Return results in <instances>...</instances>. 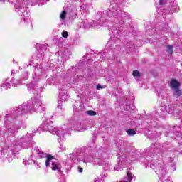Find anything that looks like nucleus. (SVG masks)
Returning a JSON list of instances; mask_svg holds the SVG:
<instances>
[{
    "label": "nucleus",
    "mask_w": 182,
    "mask_h": 182,
    "mask_svg": "<svg viewBox=\"0 0 182 182\" xmlns=\"http://www.w3.org/2000/svg\"><path fill=\"white\" fill-rule=\"evenodd\" d=\"M9 0H0V2H8Z\"/></svg>",
    "instance_id": "42"
},
{
    "label": "nucleus",
    "mask_w": 182,
    "mask_h": 182,
    "mask_svg": "<svg viewBox=\"0 0 182 182\" xmlns=\"http://www.w3.org/2000/svg\"><path fill=\"white\" fill-rule=\"evenodd\" d=\"M10 83L14 87H18V86H21V85H22V82L20 80H16L14 78L11 79Z\"/></svg>",
    "instance_id": "19"
},
{
    "label": "nucleus",
    "mask_w": 182,
    "mask_h": 182,
    "mask_svg": "<svg viewBox=\"0 0 182 182\" xmlns=\"http://www.w3.org/2000/svg\"><path fill=\"white\" fill-rule=\"evenodd\" d=\"M45 110L46 108L42 105V100L36 97H33L31 100L17 107L14 114H6L4 126L11 134L18 133L19 129L25 126V123L19 119L22 114L38 113V112H45Z\"/></svg>",
    "instance_id": "2"
},
{
    "label": "nucleus",
    "mask_w": 182,
    "mask_h": 182,
    "mask_svg": "<svg viewBox=\"0 0 182 182\" xmlns=\"http://www.w3.org/2000/svg\"><path fill=\"white\" fill-rule=\"evenodd\" d=\"M65 82H69L70 85H72V83H75V81L72 80V78H65Z\"/></svg>",
    "instance_id": "33"
},
{
    "label": "nucleus",
    "mask_w": 182,
    "mask_h": 182,
    "mask_svg": "<svg viewBox=\"0 0 182 182\" xmlns=\"http://www.w3.org/2000/svg\"><path fill=\"white\" fill-rule=\"evenodd\" d=\"M166 52H168V53H173V47L171 46H166Z\"/></svg>",
    "instance_id": "29"
},
{
    "label": "nucleus",
    "mask_w": 182,
    "mask_h": 182,
    "mask_svg": "<svg viewBox=\"0 0 182 182\" xmlns=\"http://www.w3.org/2000/svg\"><path fill=\"white\" fill-rule=\"evenodd\" d=\"M32 137H33V134H31L20 136L13 141L11 146L2 147L0 156L1 161H3V163H11L12 154H15V152H13L12 150H21L22 147L26 149L25 144L32 143L33 141L31 139Z\"/></svg>",
    "instance_id": "3"
},
{
    "label": "nucleus",
    "mask_w": 182,
    "mask_h": 182,
    "mask_svg": "<svg viewBox=\"0 0 182 182\" xmlns=\"http://www.w3.org/2000/svg\"><path fill=\"white\" fill-rule=\"evenodd\" d=\"M180 86V82H178L176 80H172L171 82V87L172 89H178V87Z\"/></svg>",
    "instance_id": "21"
},
{
    "label": "nucleus",
    "mask_w": 182,
    "mask_h": 182,
    "mask_svg": "<svg viewBox=\"0 0 182 182\" xmlns=\"http://www.w3.org/2000/svg\"><path fill=\"white\" fill-rule=\"evenodd\" d=\"M164 31H166V32H170V28H168V25H165L164 27Z\"/></svg>",
    "instance_id": "38"
},
{
    "label": "nucleus",
    "mask_w": 182,
    "mask_h": 182,
    "mask_svg": "<svg viewBox=\"0 0 182 182\" xmlns=\"http://www.w3.org/2000/svg\"><path fill=\"white\" fill-rule=\"evenodd\" d=\"M156 150V145H151L147 151V154L150 156H154V151Z\"/></svg>",
    "instance_id": "20"
},
{
    "label": "nucleus",
    "mask_w": 182,
    "mask_h": 182,
    "mask_svg": "<svg viewBox=\"0 0 182 182\" xmlns=\"http://www.w3.org/2000/svg\"><path fill=\"white\" fill-rule=\"evenodd\" d=\"M87 129H90V127H85V125H83V122L78 123L76 125V130L77 132H85V130H87Z\"/></svg>",
    "instance_id": "16"
},
{
    "label": "nucleus",
    "mask_w": 182,
    "mask_h": 182,
    "mask_svg": "<svg viewBox=\"0 0 182 182\" xmlns=\"http://www.w3.org/2000/svg\"><path fill=\"white\" fill-rule=\"evenodd\" d=\"M35 151L38 154L41 159H45V157H46V167H51V169L53 171L57 170L60 174L62 173V165H60L59 161H58V159H55V157L51 155H48L47 154L43 153V151H42V150L38 147L35 148Z\"/></svg>",
    "instance_id": "6"
},
{
    "label": "nucleus",
    "mask_w": 182,
    "mask_h": 182,
    "mask_svg": "<svg viewBox=\"0 0 182 182\" xmlns=\"http://www.w3.org/2000/svg\"><path fill=\"white\" fill-rule=\"evenodd\" d=\"M125 19H129V14L122 11L119 2L113 0L110 3L109 11L103 12V16L99 21L90 23L87 20L82 21V28L87 29V28H97L99 26H104L107 23L112 22V26L109 28L111 32V42L117 39L119 33H122L123 27L122 25L124 23Z\"/></svg>",
    "instance_id": "1"
},
{
    "label": "nucleus",
    "mask_w": 182,
    "mask_h": 182,
    "mask_svg": "<svg viewBox=\"0 0 182 182\" xmlns=\"http://www.w3.org/2000/svg\"><path fill=\"white\" fill-rule=\"evenodd\" d=\"M87 114H88V116H96V112L93 110H89L87 112Z\"/></svg>",
    "instance_id": "30"
},
{
    "label": "nucleus",
    "mask_w": 182,
    "mask_h": 182,
    "mask_svg": "<svg viewBox=\"0 0 182 182\" xmlns=\"http://www.w3.org/2000/svg\"><path fill=\"white\" fill-rule=\"evenodd\" d=\"M167 2H170V0H159V5H166Z\"/></svg>",
    "instance_id": "32"
},
{
    "label": "nucleus",
    "mask_w": 182,
    "mask_h": 182,
    "mask_svg": "<svg viewBox=\"0 0 182 182\" xmlns=\"http://www.w3.org/2000/svg\"><path fill=\"white\" fill-rule=\"evenodd\" d=\"M22 77L24 80H27V79H28V72H24V73L22 75Z\"/></svg>",
    "instance_id": "37"
},
{
    "label": "nucleus",
    "mask_w": 182,
    "mask_h": 182,
    "mask_svg": "<svg viewBox=\"0 0 182 182\" xmlns=\"http://www.w3.org/2000/svg\"><path fill=\"white\" fill-rule=\"evenodd\" d=\"M62 36H63V38H68L69 36V34L68 33V31H63L62 32Z\"/></svg>",
    "instance_id": "34"
},
{
    "label": "nucleus",
    "mask_w": 182,
    "mask_h": 182,
    "mask_svg": "<svg viewBox=\"0 0 182 182\" xmlns=\"http://www.w3.org/2000/svg\"><path fill=\"white\" fill-rule=\"evenodd\" d=\"M41 48H43V46H41Z\"/></svg>",
    "instance_id": "47"
},
{
    "label": "nucleus",
    "mask_w": 182,
    "mask_h": 182,
    "mask_svg": "<svg viewBox=\"0 0 182 182\" xmlns=\"http://www.w3.org/2000/svg\"><path fill=\"white\" fill-rule=\"evenodd\" d=\"M38 53L37 58L38 59H42L45 56V51L43 49L38 50Z\"/></svg>",
    "instance_id": "23"
},
{
    "label": "nucleus",
    "mask_w": 182,
    "mask_h": 182,
    "mask_svg": "<svg viewBox=\"0 0 182 182\" xmlns=\"http://www.w3.org/2000/svg\"><path fill=\"white\" fill-rule=\"evenodd\" d=\"M178 6L176 3H173L171 7L166 9V12L168 14H171L173 12H178Z\"/></svg>",
    "instance_id": "12"
},
{
    "label": "nucleus",
    "mask_w": 182,
    "mask_h": 182,
    "mask_svg": "<svg viewBox=\"0 0 182 182\" xmlns=\"http://www.w3.org/2000/svg\"><path fill=\"white\" fill-rule=\"evenodd\" d=\"M77 171L78 173H83V168L78 166Z\"/></svg>",
    "instance_id": "39"
},
{
    "label": "nucleus",
    "mask_w": 182,
    "mask_h": 182,
    "mask_svg": "<svg viewBox=\"0 0 182 182\" xmlns=\"http://www.w3.org/2000/svg\"><path fill=\"white\" fill-rule=\"evenodd\" d=\"M117 163L119 166H124L125 163H127V157L124 155L119 156L117 159Z\"/></svg>",
    "instance_id": "14"
},
{
    "label": "nucleus",
    "mask_w": 182,
    "mask_h": 182,
    "mask_svg": "<svg viewBox=\"0 0 182 182\" xmlns=\"http://www.w3.org/2000/svg\"><path fill=\"white\" fill-rule=\"evenodd\" d=\"M11 82L8 81V79L6 78L4 80L3 83L1 85V90H5L6 89H11Z\"/></svg>",
    "instance_id": "13"
},
{
    "label": "nucleus",
    "mask_w": 182,
    "mask_h": 182,
    "mask_svg": "<svg viewBox=\"0 0 182 182\" xmlns=\"http://www.w3.org/2000/svg\"><path fill=\"white\" fill-rule=\"evenodd\" d=\"M132 75L134 77H140V72H139V70H135L133 72Z\"/></svg>",
    "instance_id": "31"
},
{
    "label": "nucleus",
    "mask_w": 182,
    "mask_h": 182,
    "mask_svg": "<svg viewBox=\"0 0 182 182\" xmlns=\"http://www.w3.org/2000/svg\"><path fill=\"white\" fill-rule=\"evenodd\" d=\"M163 110L164 112H167V113H172V112L170 110V107L166 106L164 107Z\"/></svg>",
    "instance_id": "36"
},
{
    "label": "nucleus",
    "mask_w": 182,
    "mask_h": 182,
    "mask_svg": "<svg viewBox=\"0 0 182 182\" xmlns=\"http://www.w3.org/2000/svg\"><path fill=\"white\" fill-rule=\"evenodd\" d=\"M102 167L106 170H112V168H113V166L112 164L106 162H104Z\"/></svg>",
    "instance_id": "22"
},
{
    "label": "nucleus",
    "mask_w": 182,
    "mask_h": 182,
    "mask_svg": "<svg viewBox=\"0 0 182 182\" xmlns=\"http://www.w3.org/2000/svg\"><path fill=\"white\" fill-rule=\"evenodd\" d=\"M73 110H74V112H79V109H77V107H76V106L74 107Z\"/></svg>",
    "instance_id": "41"
},
{
    "label": "nucleus",
    "mask_w": 182,
    "mask_h": 182,
    "mask_svg": "<svg viewBox=\"0 0 182 182\" xmlns=\"http://www.w3.org/2000/svg\"><path fill=\"white\" fill-rule=\"evenodd\" d=\"M58 97L59 101L57 106L58 112H59V110H62V102H66V100L69 99V94H68V91H66V90H65L63 87H61L59 90Z\"/></svg>",
    "instance_id": "10"
},
{
    "label": "nucleus",
    "mask_w": 182,
    "mask_h": 182,
    "mask_svg": "<svg viewBox=\"0 0 182 182\" xmlns=\"http://www.w3.org/2000/svg\"><path fill=\"white\" fill-rule=\"evenodd\" d=\"M132 43H128V46H129V45H130Z\"/></svg>",
    "instance_id": "46"
},
{
    "label": "nucleus",
    "mask_w": 182,
    "mask_h": 182,
    "mask_svg": "<svg viewBox=\"0 0 182 182\" xmlns=\"http://www.w3.org/2000/svg\"><path fill=\"white\" fill-rule=\"evenodd\" d=\"M95 157L92 156L86 153L82 149H78L72 154H70L67 161L70 164H77L78 163H93L95 166H102L105 164V159L100 156V152H96Z\"/></svg>",
    "instance_id": "4"
},
{
    "label": "nucleus",
    "mask_w": 182,
    "mask_h": 182,
    "mask_svg": "<svg viewBox=\"0 0 182 182\" xmlns=\"http://www.w3.org/2000/svg\"><path fill=\"white\" fill-rule=\"evenodd\" d=\"M30 4V0H17L16 3H14L16 11L21 17V21L24 23L29 22V19L28 18V6Z\"/></svg>",
    "instance_id": "8"
},
{
    "label": "nucleus",
    "mask_w": 182,
    "mask_h": 182,
    "mask_svg": "<svg viewBox=\"0 0 182 182\" xmlns=\"http://www.w3.org/2000/svg\"><path fill=\"white\" fill-rule=\"evenodd\" d=\"M68 11L63 10L62 12L60 14V19L61 22H66V19H68Z\"/></svg>",
    "instance_id": "15"
},
{
    "label": "nucleus",
    "mask_w": 182,
    "mask_h": 182,
    "mask_svg": "<svg viewBox=\"0 0 182 182\" xmlns=\"http://www.w3.org/2000/svg\"><path fill=\"white\" fill-rule=\"evenodd\" d=\"M80 9L83 11L84 14H89V10L92 9V6L90 4H83L80 6Z\"/></svg>",
    "instance_id": "17"
},
{
    "label": "nucleus",
    "mask_w": 182,
    "mask_h": 182,
    "mask_svg": "<svg viewBox=\"0 0 182 182\" xmlns=\"http://www.w3.org/2000/svg\"><path fill=\"white\" fill-rule=\"evenodd\" d=\"M50 123H52V121L50 119H48L47 121L43 122L42 124V128L44 131H48L51 134H56L58 141L60 143V151H65L66 150V146L62 144V143H65L66 141V136H65V133H69L70 130H72V128L70 129L65 130L62 127H55L53 126H51L49 124Z\"/></svg>",
    "instance_id": "5"
},
{
    "label": "nucleus",
    "mask_w": 182,
    "mask_h": 182,
    "mask_svg": "<svg viewBox=\"0 0 182 182\" xmlns=\"http://www.w3.org/2000/svg\"><path fill=\"white\" fill-rule=\"evenodd\" d=\"M35 4H36L35 1H31V6H33V5H35Z\"/></svg>",
    "instance_id": "43"
},
{
    "label": "nucleus",
    "mask_w": 182,
    "mask_h": 182,
    "mask_svg": "<svg viewBox=\"0 0 182 182\" xmlns=\"http://www.w3.org/2000/svg\"><path fill=\"white\" fill-rule=\"evenodd\" d=\"M48 1L49 0H36V2L39 6H42V5H45Z\"/></svg>",
    "instance_id": "25"
},
{
    "label": "nucleus",
    "mask_w": 182,
    "mask_h": 182,
    "mask_svg": "<svg viewBox=\"0 0 182 182\" xmlns=\"http://www.w3.org/2000/svg\"><path fill=\"white\" fill-rule=\"evenodd\" d=\"M123 167H124V166L123 165H119L118 164V166H115L114 168V171H122V168H123Z\"/></svg>",
    "instance_id": "26"
},
{
    "label": "nucleus",
    "mask_w": 182,
    "mask_h": 182,
    "mask_svg": "<svg viewBox=\"0 0 182 182\" xmlns=\"http://www.w3.org/2000/svg\"><path fill=\"white\" fill-rule=\"evenodd\" d=\"M37 168H39V164L37 165Z\"/></svg>",
    "instance_id": "45"
},
{
    "label": "nucleus",
    "mask_w": 182,
    "mask_h": 182,
    "mask_svg": "<svg viewBox=\"0 0 182 182\" xmlns=\"http://www.w3.org/2000/svg\"><path fill=\"white\" fill-rule=\"evenodd\" d=\"M23 163L26 166H29V164H32V163H33L34 164H36V161L33 159V154H32L31 155L28 161H26V159H24Z\"/></svg>",
    "instance_id": "18"
},
{
    "label": "nucleus",
    "mask_w": 182,
    "mask_h": 182,
    "mask_svg": "<svg viewBox=\"0 0 182 182\" xmlns=\"http://www.w3.org/2000/svg\"><path fill=\"white\" fill-rule=\"evenodd\" d=\"M116 146L117 149H119V150H122V148L123 147V146H124V142L122 140H119L118 141H117Z\"/></svg>",
    "instance_id": "24"
},
{
    "label": "nucleus",
    "mask_w": 182,
    "mask_h": 182,
    "mask_svg": "<svg viewBox=\"0 0 182 182\" xmlns=\"http://www.w3.org/2000/svg\"><path fill=\"white\" fill-rule=\"evenodd\" d=\"M127 123L129 124H133V119H130V121H127Z\"/></svg>",
    "instance_id": "40"
},
{
    "label": "nucleus",
    "mask_w": 182,
    "mask_h": 182,
    "mask_svg": "<svg viewBox=\"0 0 182 182\" xmlns=\"http://www.w3.org/2000/svg\"><path fill=\"white\" fill-rule=\"evenodd\" d=\"M168 167L169 173H173V171H176V163H174L173 158H170L168 161Z\"/></svg>",
    "instance_id": "11"
},
{
    "label": "nucleus",
    "mask_w": 182,
    "mask_h": 182,
    "mask_svg": "<svg viewBox=\"0 0 182 182\" xmlns=\"http://www.w3.org/2000/svg\"><path fill=\"white\" fill-rule=\"evenodd\" d=\"M151 167L155 170L161 182H173L171 178L166 176L167 169L166 168V164H164V163L156 161L151 164Z\"/></svg>",
    "instance_id": "9"
},
{
    "label": "nucleus",
    "mask_w": 182,
    "mask_h": 182,
    "mask_svg": "<svg viewBox=\"0 0 182 182\" xmlns=\"http://www.w3.org/2000/svg\"><path fill=\"white\" fill-rule=\"evenodd\" d=\"M106 87V85H101L100 84L97 85V90H100V89H105Z\"/></svg>",
    "instance_id": "35"
},
{
    "label": "nucleus",
    "mask_w": 182,
    "mask_h": 182,
    "mask_svg": "<svg viewBox=\"0 0 182 182\" xmlns=\"http://www.w3.org/2000/svg\"><path fill=\"white\" fill-rule=\"evenodd\" d=\"M127 133L129 136H134L136 134V131L134 129H128Z\"/></svg>",
    "instance_id": "28"
},
{
    "label": "nucleus",
    "mask_w": 182,
    "mask_h": 182,
    "mask_svg": "<svg viewBox=\"0 0 182 182\" xmlns=\"http://www.w3.org/2000/svg\"><path fill=\"white\" fill-rule=\"evenodd\" d=\"M41 75H42V68L41 65H36L34 68L33 73V80L31 84H28V92L29 93H33V95H38L39 92H42V87L38 86V82L41 79Z\"/></svg>",
    "instance_id": "7"
},
{
    "label": "nucleus",
    "mask_w": 182,
    "mask_h": 182,
    "mask_svg": "<svg viewBox=\"0 0 182 182\" xmlns=\"http://www.w3.org/2000/svg\"><path fill=\"white\" fill-rule=\"evenodd\" d=\"M11 75H15V71L12 70L11 71Z\"/></svg>",
    "instance_id": "44"
},
{
    "label": "nucleus",
    "mask_w": 182,
    "mask_h": 182,
    "mask_svg": "<svg viewBox=\"0 0 182 182\" xmlns=\"http://www.w3.org/2000/svg\"><path fill=\"white\" fill-rule=\"evenodd\" d=\"M174 96H176V97L181 96V91L178 90V88H175Z\"/></svg>",
    "instance_id": "27"
}]
</instances>
